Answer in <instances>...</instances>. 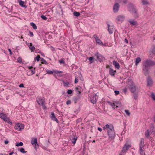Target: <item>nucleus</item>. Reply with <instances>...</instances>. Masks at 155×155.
<instances>
[{
    "instance_id": "obj_1",
    "label": "nucleus",
    "mask_w": 155,
    "mask_h": 155,
    "mask_svg": "<svg viewBox=\"0 0 155 155\" xmlns=\"http://www.w3.org/2000/svg\"><path fill=\"white\" fill-rule=\"evenodd\" d=\"M154 65H155V61L151 60H147L144 61L143 71L145 75L149 73V67Z\"/></svg>"
},
{
    "instance_id": "obj_2",
    "label": "nucleus",
    "mask_w": 155,
    "mask_h": 155,
    "mask_svg": "<svg viewBox=\"0 0 155 155\" xmlns=\"http://www.w3.org/2000/svg\"><path fill=\"white\" fill-rule=\"evenodd\" d=\"M128 8L129 9V11L131 12L135 18H138L139 16L137 9L136 8V7L133 4L130 3L128 6Z\"/></svg>"
},
{
    "instance_id": "obj_3",
    "label": "nucleus",
    "mask_w": 155,
    "mask_h": 155,
    "mask_svg": "<svg viewBox=\"0 0 155 155\" xmlns=\"http://www.w3.org/2000/svg\"><path fill=\"white\" fill-rule=\"evenodd\" d=\"M110 127L107 131V133L109 137L108 138L109 140H112L114 139L115 133L113 125H112Z\"/></svg>"
},
{
    "instance_id": "obj_4",
    "label": "nucleus",
    "mask_w": 155,
    "mask_h": 155,
    "mask_svg": "<svg viewBox=\"0 0 155 155\" xmlns=\"http://www.w3.org/2000/svg\"><path fill=\"white\" fill-rule=\"evenodd\" d=\"M155 131V129L154 127L153 124L152 123L150 124V125L149 129H148L145 132V137L147 138H149L150 135L152 134H154Z\"/></svg>"
},
{
    "instance_id": "obj_5",
    "label": "nucleus",
    "mask_w": 155,
    "mask_h": 155,
    "mask_svg": "<svg viewBox=\"0 0 155 155\" xmlns=\"http://www.w3.org/2000/svg\"><path fill=\"white\" fill-rule=\"evenodd\" d=\"M37 101L38 104L41 105L42 106V107L44 109H45L46 108V107L44 104L45 101L44 99L40 97H37Z\"/></svg>"
},
{
    "instance_id": "obj_6",
    "label": "nucleus",
    "mask_w": 155,
    "mask_h": 155,
    "mask_svg": "<svg viewBox=\"0 0 155 155\" xmlns=\"http://www.w3.org/2000/svg\"><path fill=\"white\" fill-rule=\"evenodd\" d=\"M128 87L131 92L134 93L136 91V87L134 84L133 82H131L130 84H128Z\"/></svg>"
},
{
    "instance_id": "obj_7",
    "label": "nucleus",
    "mask_w": 155,
    "mask_h": 155,
    "mask_svg": "<svg viewBox=\"0 0 155 155\" xmlns=\"http://www.w3.org/2000/svg\"><path fill=\"white\" fill-rule=\"evenodd\" d=\"M31 143V144L34 145V147L35 149H37V147H38V146L37 143V139L36 137H34L32 139Z\"/></svg>"
},
{
    "instance_id": "obj_8",
    "label": "nucleus",
    "mask_w": 155,
    "mask_h": 155,
    "mask_svg": "<svg viewBox=\"0 0 155 155\" xmlns=\"http://www.w3.org/2000/svg\"><path fill=\"white\" fill-rule=\"evenodd\" d=\"M24 127V126L22 124H18L15 127V129L18 131H21L23 130Z\"/></svg>"
},
{
    "instance_id": "obj_9",
    "label": "nucleus",
    "mask_w": 155,
    "mask_h": 155,
    "mask_svg": "<svg viewBox=\"0 0 155 155\" xmlns=\"http://www.w3.org/2000/svg\"><path fill=\"white\" fill-rule=\"evenodd\" d=\"M120 5L117 3H116L114 4L113 7V11L114 13L117 12L120 8Z\"/></svg>"
},
{
    "instance_id": "obj_10",
    "label": "nucleus",
    "mask_w": 155,
    "mask_h": 155,
    "mask_svg": "<svg viewBox=\"0 0 155 155\" xmlns=\"http://www.w3.org/2000/svg\"><path fill=\"white\" fill-rule=\"evenodd\" d=\"M131 145L128 143H126L123 147L122 151L123 153H125L126 151L128 150L130 147H131Z\"/></svg>"
},
{
    "instance_id": "obj_11",
    "label": "nucleus",
    "mask_w": 155,
    "mask_h": 155,
    "mask_svg": "<svg viewBox=\"0 0 155 155\" xmlns=\"http://www.w3.org/2000/svg\"><path fill=\"white\" fill-rule=\"evenodd\" d=\"M95 55L97 58L96 61H101L102 60H103L104 58V57L101 54L98 52L95 54Z\"/></svg>"
},
{
    "instance_id": "obj_12",
    "label": "nucleus",
    "mask_w": 155,
    "mask_h": 155,
    "mask_svg": "<svg viewBox=\"0 0 155 155\" xmlns=\"http://www.w3.org/2000/svg\"><path fill=\"white\" fill-rule=\"evenodd\" d=\"M125 16L123 15H119L116 18L117 20L120 22H122L125 19Z\"/></svg>"
},
{
    "instance_id": "obj_13",
    "label": "nucleus",
    "mask_w": 155,
    "mask_h": 155,
    "mask_svg": "<svg viewBox=\"0 0 155 155\" xmlns=\"http://www.w3.org/2000/svg\"><path fill=\"white\" fill-rule=\"evenodd\" d=\"M94 37L95 39L96 43H97L99 45H101L103 44V43L99 39V37L97 35H94Z\"/></svg>"
},
{
    "instance_id": "obj_14",
    "label": "nucleus",
    "mask_w": 155,
    "mask_h": 155,
    "mask_svg": "<svg viewBox=\"0 0 155 155\" xmlns=\"http://www.w3.org/2000/svg\"><path fill=\"white\" fill-rule=\"evenodd\" d=\"M108 27V31L110 34H112L114 30L113 26H110L109 24L107 25Z\"/></svg>"
},
{
    "instance_id": "obj_15",
    "label": "nucleus",
    "mask_w": 155,
    "mask_h": 155,
    "mask_svg": "<svg viewBox=\"0 0 155 155\" xmlns=\"http://www.w3.org/2000/svg\"><path fill=\"white\" fill-rule=\"evenodd\" d=\"M0 118L2 119L4 121H6L7 119L8 118L6 114L3 113L0 114Z\"/></svg>"
},
{
    "instance_id": "obj_16",
    "label": "nucleus",
    "mask_w": 155,
    "mask_h": 155,
    "mask_svg": "<svg viewBox=\"0 0 155 155\" xmlns=\"http://www.w3.org/2000/svg\"><path fill=\"white\" fill-rule=\"evenodd\" d=\"M144 140L143 138H141L140 139V149L143 148Z\"/></svg>"
},
{
    "instance_id": "obj_17",
    "label": "nucleus",
    "mask_w": 155,
    "mask_h": 155,
    "mask_svg": "<svg viewBox=\"0 0 155 155\" xmlns=\"http://www.w3.org/2000/svg\"><path fill=\"white\" fill-rule=\"evenodd\" d=\"M51 119L54 121H56L57 122H58V120L55 117V116L54 115V113L52 112L51 113Z\"/></svg>"
},
{
    "instance_id": "obj_18",
    "label": "nucleus",
    "mask_w": 155,
    "mask_h": 155,
    "mask_svg": "<svg viewBox=\"0 0 155 155\" xmlns=\"http://www.w3.org/2000/svg\"><path fill=\"white\" fill-rule=\"evenodd\" d=\"M96 95H94L91 99V102L93 104H96V103L97 100L96 99Z\"/></svg>"
},
{
    "instance_id": "obj_19",
    "label": "nucleus",
    "mask_w": 155,
    "mask_h": 155,
    "mask_svg": "<svg viewBox=\"0 0 155 155\" xmlns=\"http://www.w3.org/2000/svg\"><path fill=\"white\" fill-rule=\"evenodd\" d=\"M113 64L114 65L115 67L117 69H119L120 66L119 64L116 61H113Z\"/></svg>"
},
{
    "instance_id": "obj_20",
    "label": "nucleus",
    "mask_w": 155,
    "mask_h": 155,
    "mask_svg": "<svg viewBox=\"0 0 155 155\" xmlns=\"http://www.w3.org/2000/svg\"><path fill=\"white\" fill-rule=\"evenodd\" d=\"M116 72V71H114L111 68H110L109 69V73L112 76H114V74Z\"/></svg>"
},
{
    "instance_id": "obj_21",
    "label": "nucleus",
    "mask_w": 155,
    "mask_h": 155,
    "mask_svg": "<svg viewBox=\"0 0 155 155\" xmlns=\"http://www.w3.org/2000/svg\"><path fill=\"white\" fill-rule=\"evenodd\" d=\"M33 67L31 66H29L28 68L29 69V71L31 73V74H35V68H34L33 69H32Z\"/></svg>"
},
{
    "instance_id": "obj_22",
    "label": "nucleus",
    "mask_w": 155,
    "mask_h": 155,
    "mask_svg": "<svg viewBox=\"0 0 155 155\" xmlns=\"http://www.w3.org/2000/svg\"><path fill=\"white\" fill-rule=\"evenodd\" d=\"M147 85L151 86L153 84V81L150 78H148L147 80Z\"/></svg>"
},
{
    "instance_id": "obj_23",
    "label": "nucleus",
    "mask_w": 155,
    "mask_h": 155,
    "mask_svg": "<svg viewBox=\"0 0 155 155\" xmlns=\"http://www.w3.org/2000/svg\"><path fill=\"white\" fill-rule=\"evenodd\" d=\"M77 137H72L71 138V140L72 142L74 144L75 143L76 141L77 140Z\"/></svg>"
},
{
    "instance_id": "obj_24",
    "label": "nucleus",
    "mask_w": 155,
    "mask_h": 155,
    "mask_svg": "<svg viewBox=\"0 0 155 155\" xmlns=\"http://www.w3.org/2000/svg\"><path fill=\"white\" fill-rule=\"evenodd\" d=\"M141 61V59L140 57H137V58L136 60L135 61V65H137Z\"/></svg>"
},
{
    "instance_id": "obj_25",
    "label": "nucleus",
    "mask_w": 155,
    "mask_h": 155,
    "mask_svg": "<svg viewBox=\"0 0 155 155\" xmlns=\"http://www.w3.org/2000/svg\"><path fill=\"white\" fill-rule=\"evenodd\" d=\"M28 45L31 51L35 50V48L34 46H32V44L31 43H29V45Z\"/></svg>"
},
{
    "instance_id": "obj_26",
    "label": "nucleus",
    "mask_w": 155,
    "mask_h": 155,
    "mask_svg": "<svg viewBox=\"0 0 155 155\" xmlns=\"http://www.w3.org/2000/svg\"><path fill=\"white\" fill-rule=\"evenodd\" d=\"M141 3L143 5H145L148 4L149 2L147 0H141Z\"/></svg>"
},
{
    "instance_id": "obj_27",
    "label": "nucleus",
    "mask_w": 155,
    "mask_h": 155,
    "mask_svg": "<svg viewBox=\"0 0 155 155\" xmlns=\"http://www.w3.org/2000/svg\"><path fill=\"white\" fill-rule=\"evenodd\" d=\"M112 125H111V124L109 125V124H107L105 125V126H104L103 127V128L104 130L106 129L107 130V131L108 130L109 128H110V127H111Z\"/></svg>"
},
{
    "instance_id": "obj_28",
    "label": "nucleus",
    "mask_w": 155,
    "mask_h": 155,
    "mask_svg": "<svg viewBox=\"0 0 155 155\" xmlns=\"http://www.w3.org/2000/svg\"><path fill=\"white\" fill-rule=\"evenodd\" d=\"M24 2L20 0L19 1V3L21 6L22 7H25L26 8V6L25 5H24Z\"/></svg>"
},
{
    "instance_id": "obj_29",
    "label": "nucleus",
    "mask_w": 155,
    "mask_h": 155,
    "mask_svg": "<svg viewBox=\"0 0 155 155\" xmlns=\"http://www.w3.org/2000/svg\"><path fill=\"white\" fill-rule=\"evenodd\" d=\"M31 25L33 28V29L35 30L36 29L37 27L35 24L33 22L30 23Z\"/></svg>"
},
{
    "instance_id": "obj_30",
    "label": "nucleus",
    "mask_w": 155,
    "mask_h": 155,
    "mask_svg": "<svg viewBox=\"0 0 155 155\" xmlns=\"http://www.w3.org/2000/svg\"><path fill=\"white\" fill-rule=\"evenodd\" d=\"M140 155H145L144 148L140 149Z\"/></svg>"
},
{
    "instance_id": "obj_31",
    "label": "nucleus",
    "mask_w": 155,
    "mask_h": 155,
    "mask_svg": "<svg viewBox=\"0 0 155 155\" xmlns=\"http://www.w3.org/2000/svg\"><path fill=\"white\" fill-rule=\"evenodd\" d=\"M54 75L56 76L58 75L59 74H60L61 73H62V72L60 71H55L54 70Z\"/></svg>"
},
{
    "instance_id": "obj_32",
    "label": "nucleus",
    "mask_w": 155,
    "mask_h": 155,
    "mask_svg": "<svg viewBox=\"0 0 155 155\" xmlns=\"http://www.w3.org/2000/svg\"><path fill=\"white\" fill-rule=\"evenodd\" d=\"M63 84L64 86V87H67L68 86V85L69 84V83L68 82L66 81V82H65L64 81H63Z\"/></svg>"
},
{
    "instance_id": "obj_33",
    "label": "nucleus",
    "mask_w": 155,
    "mask_h": 155,
    "mask_svg": "<svg viewBox=\"0 0 155 155\" xmlns=\"http://www.w3.org/2000/svg\"><path fill=\"white\" fill-rule=\"evenodd\" d=\"M94 57H90L89 58V60L90 61L91 63H93L94 62Z\"/></svg>"
},
{
    "instance_id": "obj_34",
    "label": "nucleus",
    "mask_w": 155,
    "mask_h": 155,
    "mask_svg": "<svg viewBox=\"0 0 155 155\" xmlns=\"http://www.w3.org/2000/svg\"><path fill=\"white\" fill-rule=\"evenodd\" d=\"M155 53V48H154V49L153 50H152L149 51V54L150 55H151V54H154Z\"/></svg>"
},
{
    "instance_id": "obj_35",
    "label": "nucleus",
    "mask_w": 155,
    "mask_h": 155,
    "mask_svg": "<svg viewBox=\"0 0 155 155\" xmlns=\"http://www.w3.org/2000/svg\"><path fill=\"white\" fill-rule=\"evenodd\" d=\"M73 15L74 16L78 17L80 15V14L79 12H75L73 13Z\"/></svg>"
},
{
    "instance_id": "obj_36",
    "label": "nucleus",
    "mask_w": 155,
    "mask_h": 155,
    "mask_svg": "<svg viewBox=\"0 0 155 155\" xmlns=\"http://www.w3.org/2000/svg\"><path fill=\"white\" fill-rule=\"evenodd\" d=\"M41 61L42 64H47V63L46 61L43 58L41 59Z\"/></svg>"
},
{
    "instance_id": "obj_37",
    "label": "nucleus",
    "mask_w": 155,
    "mask_h": 155,
    "mask_svg": "<svg viewBox=\"0 0 155 155\" xmlns=\"http://www.w3.org/2000/svg\"><path fill=\"white\" fill-rule=\"evenodd\" d=\"M128 21L132 25H136V22L134 21L129 20Z\"/></svg>"
},
{
    "instance_id": "obj_38",
    "label": "nucleus",
    "mask_w": 155,
    "mask_h": 155,
    "mask_svg": "<svg viewBox=\"0 0 155 155\" xmlns=\"http://www.w3.org/2000/svg\"><path fill=\"white\" fill-rule=\"evenodd\" d=\"M151 97L154 101H155V95L153 93H151Z\"/></svg>"
},
{
    "instance_id": "obj_39",
    "label": "nucleus",
    "mask_w": 155,
    "mask_h": 155,
    "mask_svg": "<svg viewBox=\"0 0 155 155\" xmlns=\"http://www.w3.org/2000/svg\"><path fill=\"white\" fill-rule=\"evenodd\" d=\"M23 145V143L21 142H20L18 143H16V146L17 147L20 146H22Z\"/></svg>"
},
{
    "instance_id": "obj_40",
    "label": "nucleus",
    "mask_w": 155,
    "mask_h": 155,
    "mask_svg": "<svg viewBox=\"0 0 155 155\" xmlns=\"http://www.w3.org/2000/svg\"><path fill=\"white\" fill-rule=\"evenodd\" d=\"M54 73V70L53 71L47 70V73L48 74H52Z\"/></svg>"
},
{
    "instance_id": "obj_41",
    "label": "nucleus",
    "mask_w": 155,
    "mask_h": 155,
    "mask_svg": "<svg viewBox=\"0 0 155 155\" xmlns=\"http://www.w3.org/2000/svg\"><path fill=\"white\" fill-rule=\"evenodd\" d=\"M40 56L39 55H38L35 58V59L37 61H39L40 60Z\"/></svg>"
},
{
    "instance_id": "obj_42",
    "label": "nucleus",
    "mask_w": 155,
    "mask_h": 155,
    "mask_svg": "<svg viewBox=\"0 0 155 155\" xmlns=\"http://www.w3.org/2000/svg\"><path fill=\"white\" fill-rule=\"evenodd\" d=\"M6 121H5V122H7L9 124H12V123L11 120L9 119L8 118L7 119Z\"/></svg>"
},
{
    "instance_id": "obj_43",
    "label": "nucleus",
    "mask_w": 155,
    "mask_h": 155,
    "mask_svg": "<svg viewBox=\"0 0 155 155\" xmlns=\"http://www.w3.org/2000/svg\"><path fill=\"white\" fill-rule=\"evenodd\" d=\"M134 93L133 94V96H134V98L135 99H137V97H138L137 94L136 93H134Z\"/></svg>"
},
{
    "instance_id": "obj_44",
    "label": "nucleus",
    "mask_w": 155,
    "mask_h": 155,
    "mask_svg": "<svg viewBox=\"0 0 155 155\" xmlns=\"http://www.w3.org/2000/svg\"><path fill=\"white\" fill-rule=\"evenodd\" d=\"M50 48L51 50L55 52L56 50L52 46H50L49 47Z\"/></svg>"
},
{
    "instance_id": "obj_45",
    "label": "nucleus",
    "mask_w": 155,
    "mask_h": 155,
    "mask_svg": "<svg viewBox=\"0 0 155 155\" xmlns=\"http://www.w3.org/2000/svg\"><path fill=\"white\" fill-rule=\"evenodd\" d=\"M17 61L19 63H21L22 62L21 58V57H19L17 59Z\"/></svg>"
},
{
    "instance_id": "obj_46",
    "label": "nucleus",
    "mask_w": 155,
    "mask_h": 155,
    "mask_svg": "<svg viewBox=\"0 0 155 155\" xmlns=\"http://www.w3.org/2000/svg\"><path fill=\"white\" fill-rule=\"evenodd\" d=\"M125 112L126 113V114L128 116H130V113L129 112V111L127 110H125Z\"/></svg>"
},
{
    "instance_id": "obj_47",
    "label": "nucleus",
    "mask_w": 155,
    "mask_h": 155,
    "mask_svg": "<svg viewBox=\"0 0 155 155\" xmlns=\"http://www.w3.org/2000/svg\"><path fill=\"white\" fill-rule=\"evenodd\" d=\"M67 92L68 94H72V91L71 90H68Z\"/></svg>"
},
{
    "instance_id": "obj_48",
    "label": "nucleus",
    "mask_w": 155,
    "mask_h": 155,
    "mask_svg": "<svg viewBox=\"0 0 155 155\" xmlns=\"http://www.w3.org/2000/svg\"><path fill=\"white\" fill-rule=\"evenodd\" d=\"M41 18L44 20H46L47 19V18L45 15H42L41 16Z\"/></svg>"
},
{
    "instance_id": "obj_49",
    "label": "nucleus",
    "mask_w": 155,
    "mask_h": 155,
    "mask_svg": "<svg viewBox=\"0 0 155 155\" xmlns=\"http://www.w3.org/2000/svg\"><path fill=\"white\" fill-rule=\"evenodd\" d=\"M20 151L21 152L23 153L25 152V149L23 148H21Z\"/></svg>"
},
{
    "instance_id": "obj_50",
    "label": "nucleus",
    "mask_w": 155,
    "mask_h": 155,
    "mask_svg": "<svg viewBox=\"0 0 155 155\" xmlns=\"http://www.w3.org/2000/svg\"><path fill=\"white\" fill-rule=\"evenodd\" d=\"M27 71H27V74L28 76H31V75H33L32 74H31V72L29 70H27Z\"/></svg>"
},
{
    "instance_id": "obj_51",
    "label": "nucleus",
    "mask_w": 155,
    "mask_h": 155,
    "mask_svg": "<svg viewBox=\"0 0 155 155\" xmlns=\"http://www.w3.org/2000/svg\"><path fill=\"white\" fill-rule=\"evenodd\" d=\"M59 62L60 64L64 63V61L63 59L59 60Z\"/></svg>"
},
{
    "instance_id": "obj_52",
    "label": "nucleus",
    "mask_w": 155,
    "mask_h": 155,
    "mask_svg": "<svg viewBox=\"0 0 155 155\" xmlns=\"http://www.w3.org/2000/svg\"><path fill=\"white\" fill-rule=\"evenodd\" d=\"M110 105L113 107V109H115V107H115V105L114 103H111L110 104Z\"/></svg>"
},
{
    "instance_id": "obj_53",
    "label": "nucleus",
    "mask_w": 155,
    "mask_h": 155,
    "mask_svg": "<svg viewBox=\"0 0 155 155\" xmlns=\"http://www.w3.org/2000/svg\"><path fill=\"white\" fill-rule=\"evenodd\" d=\"M114 93L116 95L118 94H119V91H115Z\"/></svg>"
},
{
    "instance_id": "obj_54",
    "label": "nucleus",
    "mask_w": 155,
    "mask_h": 155,
    "mask_svg": "<svg viewBox=\"0 0 155 155\" xmlns=\"http://www.w3.org/2000/svg\"><path fill=\"white\" fill-rule=\"evenodd\" d=\"M78 82V80L77 78L76 77L75 79L74 83L75 84L77 83Z\"/></svg>"
},
{
    "instance_id": "obj_55",
    "label": "nucleus",
    "mask_w": 155,
    "mask_h": 155,
    "mask_svg": "<svg viewBox=\"0 0 155 155\" xmlns=\"http://www.w3.org/2000/svg\"><path fill=\"white\" fill-rule=\"evenodd\" d=\"M71 103V101L70 100H68L67 101L66 104L67 105L70 104Z\"/></svg>"
},
{
    "instance_id": "obj_56",
    "label": "nucleus",
    "mask_w": 155,
    "mask_h": 155,
    "mask_svg": "<svg viewBox=\"0 0 155 155\" xmlns=\"http://www.w3.org/2000/svg\"><path fill=\"white\" fill-rule=\"evenodd\" d=\"M3 109L1 108H0V114L4 113L3 112Z\"/></svg>"
},
{
    "instance_id": "obj_57",
    "label": "nucleus",
    "mask_w": 155,
    "mask_h": 155,
    "mask_svg": "<svg viewBox=\"0 0 155 155\" xmlns=\"http://www.w3.org/2000/svg\"><path fill=\"white\" fill-rule=\"evenodd\" d=\"M19 87H24V84H20L19 85Z\"/></svg>"
},
{
    "instance_id": "obj_58",
    "label": "nucleus",
    "mask_w": 155,
    "mask_h": 155,
    "mask_svg": "<svg viewBox=\"0 0 155 155\" xmlns=\"http://www.w3.org/2000/svg\"><path fill=\"white\" fill-rule=\"evenodd\" d=\"M30 34L31 37H32L34 35L33 32H31L30 31Z\"/></svg>"
},
{
    "instance_id": "obj_59",
    "label": "nucleus",
    "mask_w": 155,
    "mask_h": 155,
    "mask_svg": "<svg viewBox=\"0 0 155 155\" xmlns=\"http://www.w3.org/2000/svg\"><path fill=\"white\" fill-rule=\"evenodd\" d=\"M8 51L10 52V55H12V52L11 50L10 49H8Z\"/></svg>"
},
{
    "instance_id": "obj_60",
    "label": "nucleus",
    "mask_w": 155,
    "mask_h": 155,
    "mask_svg": "<svg viewBox=\"0 0 155 155\" xmlns=\"http://www.w3.org/2000/svg\"><path fill=\"white\" fill-rule=\"evenodd\" d=\"M97 130L100 131V132H101L102 130V129L101 127H98L97 128Z\"/></svg>"
},
{
    "instance_id": "obj_61",
    "label": "nucleus",
    "mask_w": 155,
    "mask_h": 155,
    "mask_svg": "<svg viewBox=\"0 0 155 155\" xmlns=\"http://www.w3.org/2000/svg\"><path fill=\"white\" fill-rule=\"evenodd\" d=\"M8 141L7 140H5L4 141V143L6 144H7L8 143Z\"/></svg>"
},
{
    "instance_id": "obj_62",
    "label": "nucleus",
    "mask_w": 155,
    "mask_h": 155,
    "mask_svg": "<svg viewBox=\"0 0 155 155\" xmlns=\"http://www.w3.org/2000/svg\"><path fill=\"white\" fill-rule=\"evenodd\" d=\"M123 91L124 92H126L127 91V89L125 88L123 89Z\"/></svg>"
},
{
    "instance_id": "obj_63",
    "label": "nucleus",
    "mask_w": 155,
    "mask_h": 155,
    "mask_svg": "<svg viewBox=\"0 0 155 155\" xmlns=\"http://www.w3.org/2000/svg\"><path fill=\"white\" fill-rule=\"evenodd\" d=\"M125 41L127 43H128V41H127V40L126 39V38H125Z\"/></svg>"
},
{
    "instance_id": "obj_64",
    "label": "nucleus",
    "mask_w": 155,
    "mask_h": 155,
    "mask_svg": "<svg viewBox=\"0 0 155 155\" xmlns=\"http://www.w3.org/2000/svg\"><path fill=\"white\" fill-rule=\"evenodd\" d=\"M13 152H12L11 153H9V155H12V154H13Z\"/></svg>"
}]
</instances>
